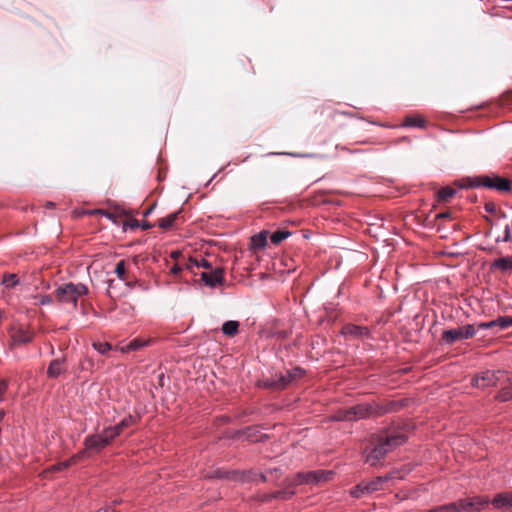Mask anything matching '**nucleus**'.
<instances>
[{
	"label": "nucleus",
	"mask_w": 512,
	"mask_h": 512,
	"mask_svg": "<svg viewBox=\"0 0 512 512\" xmlns=\"http://www.w3.org/2000/svg\"><path fill=\"white\" fill-rule=\"evenodd\" d=\"M402 126L424 129L426 127V120L418 116L409 115L405 117Z\"/></svg>",
	"instance_id": "22"
},
{
	"label": "nucleus",
	"mask_w": 512,
	"mask_h": 512,
	"mask_svg": "<svg viewBox=\"0 0 512 512\" xmlns=\"http://www.w3.org/2000/svg\"><path fill=\"white\" fill-rule=\"evenodd\" d=\"M125 271H126V268H125V261L124 260H121L119 261L117 264H116V267H115V274L117 275V277L120 279V280H123L124 279V275H125Z\"/></svg>",
	"instance_id": "36"
},
{
	"label": "nucleus",
	"mask_w": 512,
	"mask_h": 512,
	"mask_svg": "<svg viewBox=\"0 0 512 512\" xmlns=\"http://www.w3.org/2000/svg\"><path fill=\"white\" fill-rule=\"evenodd\" d=\"M126 225L129 226L130 228L134 229V228L139 227L140 222L138 220L134 219V220H131L130 222H128Z\"/></svg>",
	"instance_id": "50"
},
{
	"label": "nucleus",
	"mask_w": 512,
	"mask_h": 512,
	"mask_svg": "<svg viewBox=\"0 0 512 512\" xmlns=\"http://www.w3.org/2000/svg\"><path fill=\"white\" fill-rule=\"evenodd\" d=\"M93 347L100 353V354H105L107 353L108 351L111 350V345L107 342H104V343H94L93 344Z\"/></svg>",
	"instance_id": "38"
},
{
	"label": "nucleus",
	"mask_w": 512,
	"mask_h": 512,
	"mask_svg": "<svg viewBox=\"0 0 512 512\" xmlns=\"http://www.w3.org/2000/svg\"><path fill=\"white\" fill-rule=\"evenodd\" d=\"M352 421L368 418L374 415V402L361 403L348 408Z\"/></svg>",
	"instance_id": "12"
},
{
	"label": "nucleus",
	"mask_w": 512,
	"mask_h": 512,
	"mask_svg": "<svg viewBox=\"0 0 512 512\" xmlns=\"http://www.w3.org/2000/svg\"><path fill=\"white\" fill-rule=\"evenodd\" d=\"M495 328L505 330L512 327V316H499L494 319Z\"/></svg>",
	"instance_id": "30"
},
{
	"label": "nucleus",
	"mask_w": 512,
	"mask_h": 512,
	"mask_svg": "<svg viewBox=\"0 0 512 512\" xmlns=\"http://www.w3.org/2000/svg\"><path fill=\"white\" fill-rule=\"evenodd\" d=\"M72 461L71 459H67L65 461H62V462H59L55 465L52 466V470H55V471H60V470H63V469H66L68 467H70L72 465Z\"/></svg>",
	"instance_id": "39"
},
{
	"label": "nucleus",
	"mask_w": 512,
	"mask_h": 512,
	"mask_svg": "<svg viewBox=\"0 0 512 512\" xmlns=\"http://www.w3.org/2000/svg\"><path fill=\"white\" fill-rule=\"evenodd\" d=\"M185 268V264L184 265H181V264H174L171 268H170V273L172 275H178L183 269Z\"/></svg>",
	"instance_id": "45"
},
{
	"label": "nucleus",
	"mask_w": 512,
	"mask_h": 512,
	"mask_svg": "<svg viewBox=\"0 0 512 512\" xmlns=\"http://www.w3.org/2000/svg\"><path fill=\"white\" fill-rule=\"evenodd\" d=\"M91 455H92L91 452L85 447L83 450H81L78 453H76L75 455H73L70 459H71L72 463L75 464L78 461H80L81 459H83L85 457H90Z\"/></svg>",
	"instance_id": "35"
},
{
	"label": "nucleus",
	"mask_w": 512,
	"mask_h": 512,
	"mask_svg": "<svg viewBox=\"0 0 512 512\" xmlns=\"http://www.w3.org/2000/svg\"><path fill=\"white\" fill-rule=\"evenodd\" d=\"M206 268V269H212L211 263L203 258H197V257H189L185 263V268L188 270L193 271L194 268Z\"/></svg>",
	"instance_id": "17"
},
{
	"label": "nucleus",
	"mask_w": 512,
	"mask_h": 512,
	"mask_svg": "<svg viewBox=\"0 0 512 512\" xmlns=\"http://www.w3.org/2000/svg\"><path fill=\"white\" fill-rule=\"evenodd\" d=\"M390 479H391L390 476H384V477L378 476L369 482H365L367 494H370V493H373V492H376V491L382 489V485Z\"/></svg>",
	"instance_id": "19"
},
{
	"label": "nucleus",
	"mask_w": 512,
	"mask_h": 512,
	"mask_svg": "<svg viewBox=\"0 0 512 512\" xmlns=\"http://www.w3.org/2000/svg\"><path fill=\"white\" fill-rule=\"evenodd\" d=\"M200 279L206 286L212 289L223 286L225 282L224 269L222 267H216L208 272H202Z\"/></svg>",
	"instance_id": "9"
},
{
	"label": "nucleus",
	"mask_w": 512,
	"mask_h": 512,
	"mask_svg": "<svg viewBox=\"0 0 512 512\" xmlns=\"http://www.w3.org/2000/svg\"><path fill=\"white\" fill-rule=\"evenodd\" d=\"M179 256H180V252H178V251H174L171 253V257L173 259H177Z\"/></svg>",
	"instance_id": "55"
},
{
	"label": "nucleus",
	"mask_w": 512,
	"mask_h": 512,
	"mask_svg": "<svg viewBox=\"0 0 512 512\" xmlns=\"http://www.w3.org/2000/svg\"><path fill=\"white\" fill-rule=\"evenodd\" d=\"M306 371L301 367H294L287 370L285 373L280 374L277 379L267 380L266 387H275L277 389H284L296 379H300L305 375Z\"/></svg>",
	"instance_id": "7"
},
{
	"label": "nucleus",
	"mask_w": 512,
	"mask_h": 512,
	"mask_svg": "<svg viewBox=\"0 0 512 512\" xmlns=\"http://www.w3.org/2000/svg\"><path fill=\"white\" fill-rule=\"evenodd\" d=\"M120 503H121V501H120V500H115V501H114V504H115V505L120 504Z\"/></svg>",
	"instance_id": "60"
},
{
	"label": "nucleus",
	"mask_w": 512,
	"mask_h": 512,
	"mask_svg": "<svg viewBox=\"0 0 512 512\" xmlns=\"http://www.w3.org/2000/svg\"><path fill=\"white\" fill-rule=\"evenodd\" d=\"M84 446L91 452V454L100 453L105 447L108 446L106 440L101 434L88 435L84 439Z\"/></svg>",
	"instance_id": "13"
},
{
	"label": "nucleus",
	"mask_w": 512,
	"mask_h": 512,
	"mask_svg": "<svg viewBox=\"0 0 512 512\" xmlns=\"http://www.w3.org/2000/svg\"><path fill=\"white\" fill-rule=\"evenodd\" d=\"M508 272L512 271V255L495 259L490 265V271Z\"/></svg>",
	"instance_id": "16"
},
{
	"label": "nucleus",
	"mask_w": 512,
	"mask_h": 512,
	"mask_svg": "<svg viewBox=\"0 0 512 512\" xmlns=\"http://www.w3.org/2000/svg\"><path fill=\"white\" fill-rule=\"evenodd\" d=\"M268 231L263 230L255 234L250 239V246L252 249H263L267 245Z\"/></svg>",
	"instance_id": "18"
},
{
	"label": "nucleus",
	"mask_w": 512,
	"mask_h": 512,
	"mask_svg": "<svg viewBox=\"0 0 512 512\" xmlns=\"http://www.w3.org/2000/svg\"><path fill=\"white\" fill-rule=\"evenodd\" d=\"M509 377L507 376V371L505 370H486L476 375L471 380V385L473 387L486 389L489 387H494L498 383L509 381Z\"/></svg>",
	"instance_id": "5"
},
{
	"label": "nucleus",
	"mask_w": 512,
	"mask_h": 512,
	"mask_svg": "<svg viewBox=\"0 0 512 512\" xmlns=\"http://www.w3.org/2000/svg\"><path fill=\"white\" fill-rule=\"evenodd\" d=\"M88 293V288L85 284L72 282L65 283L55 290V296L60 303L71 304L74 308L77 307L78 299Z\"/></svg>",
	"instance_id": "4"
},
{
	"label": "nucleus",
	"mask_w": 512,
	"mask_h": 512,
	"mask_svg": "<svg viewBox=\"0 0 512 512\" xmlns=\"http://www.w3.org/2000/svg\"><path fill=\"white\" fill-rule=\"evenodd\" d=\"M212 477H215V478H218V479H227V478L230 477V472L224 471V470H221V469H217L214 472Z\"/></svg>",
	"instance_id": "42"
},
{
	"label": "nucleus",
	"mask_w": 512,
	"mask_h": 512,
	"mask_svg": "<svg viewBox=\"0 0 512 512\" xmlns=\"http://www.w3.org/2000/svg\"><path fill=\"white\" fill-rule=\"evenodd\" d=\"M64 364H65L64 357L61 359H59V358L53 359L48 366V369L46 372L47 376L52 379L58 378L61 374H63L65 372Z\"/></svg>",
	"instance_id": "15"
},
{
	"label": "nucleus",
	"mask_w": 512,
	"mask_h": 512,
	"mask_svg": "<svg viewBox=\"0 0 512 512\" xmlns=\"http://www.w3.org/2000/svg\"><path fill=\"white\" fill-rule=\"evenodd\" d=\"M284 484H285V488L282 490L276 491L272 495L273 498L288 500L295 494V491L293 490V488L295 486H288V483H286L285 481H284Z\"/></svg>",
	"instance_id": "27"
},
{
	"label": "nucleus",
	"mask_w": 512,
	"mask_h": 512,
	"mask_svg": "<svg viewBox=\"0 0 512 512\" xmlns=\"http://www.w3.org/2000/svg\"><path fill=\"white\" fill-rule=\"evenodd\" d=\"M100 434L109 445L116 437L121 434V431L119 430L118 426L115 425L104 428Z\"/></svg>",
	"instance_id": "25"
},
{
	"label": "nucleus",
	"mask_w": 512,
	"mask_h": 512,
	"mask_svg": "<svg viewBox=\"0 0 512 512\" xmlns=\"http://www.w3.org/2000/svg\"><path fill=\"white\" fill-rule=\"evenodd\" d=\"M139 420V416L128 415L124 417L118 424L119 430L122 432L124 429L134 425Z\"/></svg>",
	"instance_id": "32"
},
{
	"label": "nucleus",
	"mask_w": 512,
	"mask_h": 512,
	"mask_svg": "<svg viewBox=\"0 0 512 512\" xmlns=\"http://www.w3.org/2000/svg\"><path fill=\"white\" fill-rule=\"evenodd\" d=\"M484 209L489 214H495L497 212V207H496L495 203H493V202L485 203Z\"/></svg>",
	"instance_id": "44"
},
{
	"label": "nucleus",
	"mask_w": 512,
	"mask_h": 512,
	"mask_svg": "<svg viewBox=\"0 0 512 512\" xmlns=\"http://www.w3.org/2000/svg\"><path fill=\"white\" fill-rule=\"evenodd\" d=\"M54 203L53 202H47L46 203V207H54Z\"/></svg>",
	"instance_id": "57"
},
{
	"label": "nucleus",
	"mask_w": 512,
	"mask_h": 512,
	"mask_svg": "<svg viewBox=\"0 0 512 512\" xmlns=\"http://www.w3.org/2000/svg\"><path fill=\"white\" fill-rule=\"evenodd\" d=\"M98 213L110 219L111 221L116 222V216L113 213L106 210H98Z\"/></svg>",
	"instance_id": "48"
},
{
	"label": "nucleus",
	"mask_w": 512,
	"mask_h": 512,
	"mask_svg": "<svg viewBox=\"0 0 512 512\" xmlns=\"http://www.w3.org/2000/svg\"><path fill=\"white\" fill-rule=\"evenodd\" d=\"M448 217H450L449 212H442L437 215V218H448Z\"/></svg>",
	"instance_id": "53"
},
{
	"label": "nucleus",
	"mask_w": 512,
	"mask_h": 512,
	"mask_svg": "<svg viewBox=\"0 0 512 512\" xmlns=\"http://www.w3.org/2000/svg\"><path fill=\"white\" fill-rule=\"evenodd\" d=\"M290 232L287 231V230H276L274 231L271 236H270V239H271V242L273 244H279L281 243L283 240H285L286 238H288L290 236Z\"/></svg>",
	"instance_id": "31"
},
{
	"label": "nucleus",
	"mask_w": 512,
	"mask_h": 512,
	"mask_svg": "<svg viewBox=\"0 0 512 512\" xmlns=\"http://www.w3.org/2000/svg\"><path fill=\"white\" fill-rule=\"evenodd\" d=\"M271 155H288L291 157H302L303 155L296 154V153H271Z\"/></svg>",
	"instance_id": "52"
},
{
	"label": "nucleus",
	"mask_w": 512,
	"mask_h": 512,
	"mask_svg": "<svg viewBox=\"0 0 512 512\" xmlns=\"http://www.w3.org/2000/svg\"><path fill=\"white\" fill-rule=\"evenodd\" d=\"M220 171H221V170H219L217 173H215V174L212 176V178L209 180V182H211L214 178H216V177H217V175H218V173H220Z\"/></svg>",
	"instance_id": "58"
},
{
	"label": "nucleus",
	"mask_w": 512,
	"mask_h": 512,
	"mask_svg": "<svg viewBox=\"0 0 512 512\" xmlns=\"http://www.w3.org/2000/svg\"><path fill=\"white\" fill-rule=\"evenodd\" d=\"M105 510H109V512H117L114 508L112 507H109V508H106Z\"/></svg>",
	"instance_id": "59"
},
{
	"label": "nucleus",
	"mask_w": 512,
	"mask_h": 512,
	"mask_svg": "<svg viewBox=\"0 0 512 512\" xmlns=\"http://www.w3.org/2000/svg\"><path fill=\"white\" fill-rule=\"evenodd\" d=\"M476 335V328L473 324H466L456 329L444 330L441 340L444 344L452 345L457 341L470 339Z\"/></svg>",
	"instance_id": "6"
},
{
	"label": "nucleus",
	"mask_w": 512,
	"mask_h": 512,
	"mask_svg": "<svg viewBox=\"0 0 512 512\" xmlns=\"http://www.w3.org/2000/svg\"><path fill=\"white\" fill-rule=\"evenodd\" d=\"M154 207H155V205H152L151 207H149L148 209H146V210L144 211V213H143V216H145V217H146V216H148V215L152 212V210L154 209Z\"/></svg>",
	"instance_id": "54"
},
{
	"label": "nucleus",
	"mask_w": 512,
	"mask_h": 512,
	"mask_svg": "<svg viewBox=\"0 0 512 512\" xmlns=\"http://www.w3.org/2000/svg\"><path fill=\"white\" fill-rule=\"evenodd\" d=\"M502 218H506V214L504 212L501 213Z\"/></svg>",
	"instance_id": "61"
},
{
	"label": "nucleus",
	"mask_w": 512,
	"mask_h": 512,
	"mask_svg": "<svg viewBox=\"0 0 512 512\" xmlns=\"http://www.w3.org/2000/svg\"><path fill=\"white\" fill-rule=\"evenodd\" d=\"M2 285L7 289H13L19 284L18 275L15 273H5L3 274Z\"/></svg>",
	"instance_id": "26"
},
{
	"label": "nucleus",
	"mask_w": 512,
	"mask_h": 512,
	"mask_svg": "<svg viewBox=\"0 0 512 512\" xmlns=\"http://www.w3.org/2000/svg\"><path fill=\"white\" fill-rule=\"evenodd\" d=\"M166 177V172L163 169L158 170L157 180L162 181Z\"/></svg>",
	"instance_id": "51"
},
{
	"label": "nucleus",
	"mask_w": 512,
	"mask_h": 512,
	"mask_svg": "<svg viewBox=\"0 0 512 512\" xmlns=\"http://www.w3.org/2000/svg\"><path fill=\"white\" fill-rule=\"evenodd\" d=\"M4 417H5V411L0 410V422L4 419Z\"/></svg>",
	"instance_id": "56"
},
{
	"label": "nucleus",
	"mask_w": 512,
	"mask_h": 512,
	"mask_svg": "<svg viewBox=\"0 0 512 512\" xmlns=\"http://www.w3.org/2000/svg\"><path fill=\"white\" fill-rule=\"evenodd\" d=\"M33 339V335L22 329V328H19L14 334H13V340L15 343H18V344H27V343H30Z\"/></svg>",
	"instance_id": "24"
},
{
	"label": "nucleus",
	"mask_w": 512,
	"mask_h": 512,
	"mask_svg": "<svg viewBox=\"0 0 512 512\" xmlns=\"http://www.w3.org/2000/svg\"><path fill=\"white\" fill-rule=\"evenodd\" d=\"M489 499L483 496H473L454 501L457 512H477L489 504Z\"/></svg>",
	"instance_id": "8"
},
{
	"label": "nucleus",
	"mask_w": 512,
	"mask_h": 512,
	"mask_svg": "<svg viewBox=\"0 0 512 512\" xmlns=\"http://www.w3.org/2000/svg\"><path fill=\"white\" fill-rule=\"evenodd\" d=\"M221 329L224 335L234 337L239 331V322L235 320L226 321Z\"/></svg>",
	"instance_id": "23"
},
{
	"label": "nucleus",
	"mask_w": 512,
	"mask_h": 512,
	"mask_svg": "<svg viewBox=\"0 0 512 512\" xmlns=\"http://www.w3.org/2000/svg\"><path fill=\"white\" fill-rule=\"evenodd\" d=\"M334 419L337 421H352L350 413H348V409L340 410L334 416Z\"/></svg>",
	"instance_id": "37"
},
{
	"label": "nucleus",
	"mask_w": 512,
	"mask_h": 512,
	"mask_svg": "<svg viewBox=\"0 0 512 512\" xmlns=\"http://www.w3.org/2000/svg\"><path fill=\"white\" fill-rule=\"evenodd\" d=\"M495 328L494 320L488 322H481L478 324V329L486 330Z\"/></svg>",
	"instance_id": "46"
},
{
	"label": "nucleus",
	"mask_w": 512,
	"mask_h": 512,
	"mask_svg": "<svg viewBox=\"0 0 512 512\" xmlns=\"http://www.w3.org/2000/svg\"><path fill=\"white\" fill-rule=\"evenodd\" d=\"M52 302H53V298L51 295L45 294V295L40 296V300H39L40 305H42V306L49 305Z\"/></svg>",
	"instance_id": "43"
},
{
	"label": "nucleus",
	"mask_w": 512,
	"mask_h": 512,
	"mask_svg": "<svg viewBox=\"0 0 512 512\" xmlns=\"http://www.w3.org/2000/svg\"><path fill=\"white\" fill-rule=\"evenodd\" d=\"M460 189H480L485 188L494 190L498 193H509L512 190L511 180L495 172L466 176L454 182Z\"/></svg>",
	"instance_id": "1"
},
{
	"label": "nucleus",
	"mask_w": 512,
	"mask_h": 512,
	"mask_svg": "<svg viewBox=\"0 0 512 512\" xmlns=\"http://www.w3.org/2000/svg\"><path fill=\"white\" fill-rule=\"evenodd\" d=\"M406 405V400H389L379 404L374 402V416H382L387 413L397 412Z\"/></svg>",
	"instance_id": "10"
},
{
	"label": "nucleus",
	"mask_w": 512,
	"mask_h": 512,
	"mask_svg": "<svg viewBox=\"0 0 512 512\" xmlns=\"http://www.w3.org/2000/svg\"><path fill=\"white\" fill-rule=\"evenodd\" d=\"M149 343H150V340H143V339L135 338V339L131 340L123 350L126 352L137 351V350L149 345Z\"/></svg>",
	"instance_id": "28"
},
{
	"label": "nucleus",
	"mask_w": 512,
	"mask_h": 512,
	"mask_svg": "<svg viewBox=\"0 0 512 512\" xmlns=\"http://www.w3.org/2000/svg\"><path fill=\"white\" fill-rule=\"evenodd\" d=\"M350 494L354 498H360V497L364 496L365 494H367L365 482H362V483L356 485L351 490Z\"/></svg>",
	"instance_id": "33"
},
{
	"label": "nucleus",
	"mask_w": 512,
	"mask_h": 512,
	"mask_svg": "<svg viewBox=\"0 0 512 512\" xmlns=\"http://www.w3.org/2000/svg\"><path fill=\"white\" fill-rule=\"evenodd\" d=\"M491 503L493 507L497 510H509L512 508V493H499L493 498Z\"/></svg>",
	"instance_id": "14"
},
{
	"label": "nucleus",
	"mask_w": 512,
	"mask_h": 512,
	"mask_svg": "<svg viewBox=\"0 0 512 512\" xmlns=\"http://www.w3.org/2000/svg\"><path fill=\"white\" fill-rule=\"evenodd\" d=\"M495 399L499 402L512 400V384L501 388L495 396Z\"/></svg>",
	"instance_id": "29"
},
{
	"label": "nucleus",
	"mask_w": 512,
	"mask_h": 512,
	"mask_svg": "<svg viewBox=\"0 0 512 512\" xmlns=\"http://www.w3.org/2000/svg\"><path fill=\"white\" fill-rule=\"evenodd\" d=\"M334 476V472L330 470H313L307 472H298L293 476L287 477L285 482L288 486H299L304 484H318L327 482Z\"/></svg>",
	"instance_id": "3"
},
{
	"label": "nucleus",
	"mask_w": 512,
	"mask_h": 512,
	"mask_svg": "<svg viewBox=\"0 0 512 512\" xmlns=\"http://www.w3.org/2000/svg\"><path fill=\"white\" fill-rule=\"evenodd\" d=\"M181 211H176L168 214L166 217L159 219L158 227L164 230H168L174 226L175 221L179 218Z\"/></svg>",
	"instance_id": "21"
},
{
	"label": "nucleus",
	"mask_w": 512,
	"mask_h": 512,
	"mask_svg": "<svg viewBox=\"0 0 512 512\" xmlns=\"http://www.w3.org/2000/svg\"><path fill=\"white\" fill-rule=\"evenodd\" d=\"M497 242L503 241V242H510L511 241V231H510V225L506 224L504 227V235L502 239L497 238Z\"/></svg>",
	"instance_id": "41"
},
{
	"label": "nucleus",
	"mask_w": 512,
	"mask_h": 512,
	"mask_svg": "<svg viewBox=\"0 0 512 512\" xmlns=\"http://www.w3.org/2000/svg\"><path fill=\"white\" fill-rule=\"evenodd\" d=\"M407 441L404 433L397 432L381 436L376 445L371 449L365 458L370 466H376L392 450L403 445Z\"/></svg>",
	"instance_id": "2"
},
{
	"label": "nucleus",
	"mask_w": 512,
	"mask_h": 512,
	"mask_svg": "<svg viewBox=\"0 0 512 512\" xmlns=\"http://www.w3.org/2000/svg\"><path fill=\"white\" fill-rule=\"evenodd\" d=\"M139 227H141L143 230H148V229H151L153 227V225L148 221H142L140 223Z\"/></svg>",
	"instance_id": "49"
},
{
	"label": "nucleus",
	"mask_w": 512,
	"mask_h": 512,
	"mask_svg": "<svg viewBox=\"0 0 512 512\" xmlns=\"http://www.w3.org/2000/svg\"><path fill=\"white\" fill-rule=\"evenodd\" d=\"M280 472V469L279 468H274V469H269L266 473H261L260 474V480L262 482H266L268 481V477H267V474H272V473H278Z\"/></svg>",
	"instance_id": "47"
},
{
	"label": "nucleus",
	"mask_w": 512,
	"mask_h": 512,
	"mask_svg": "<svg viewBox=\"0 0 512 512\" xmlns=\"http://www.w3.org/2000/svg\"><path fill=\"white\" fill-rule=\"evenodd\" d=\"M430 512H457L454 502L440 505L432 509Z\"/></svg>",
	"instance_id": "34"
},
{
	"label": "nucleus",
	"mask_w": 512,
	"mask_h": 512,
	"mask_svg": "<svg viewBox=\"0 0 512 512\" xmlns=\"http://www.w3.org/2000/svg\"><path fill=\"white\" fill-rule=\"evenodd\" d=\"M97 512H109V510H102V509H100Z\"/></svg>",
	"instance_id": "62"
},
{
	"label": "nucleus",
	"mask_w": 512,
	"mask_h": 512,
	"mask_svg": "<svg viewBox=\"0 0 512 512\" xmlns=\"http://www.w3.org/2000/svg\"><path fill=\"white\" fill-rule=\"evenodd\" d=\"M9 387V382L6 379H0V402L4 401V395Z\"/></svg>",
	"instance_id": "40"
},
{
	"label": "nucleus",
	"mask_w": 512,
	"mask_h": 512,
	"mask_svg": "<svg viewBox=\"0 0 512 512\" xmlns=\"http://www.w3.org/2000/svg\"><path fill=\"white\" fill-rule=\"evenodd\" d=\"M456 193V189L450 186L442 187L437 191V201L439 203H447L456 195Z\"/></svg>",
	"instance_id": "20"
},
{
	"label": "nucleus",
	"mask_w": 512,
	"mask_h": 512,
	"mask_svg": "<svg viewBox=\"0 0 512 512\" xmlns=\"http://www.w3.org/2000/svg\"><path fill=\"white\" fill-rule=\"evenodd\" d=\"M340 333L343 336H349L354 339H364L370 336V330L368 327L352 323L345 324L341 328Z\"/></svg>",
	"instance_id": "11"
}]
</instances>
